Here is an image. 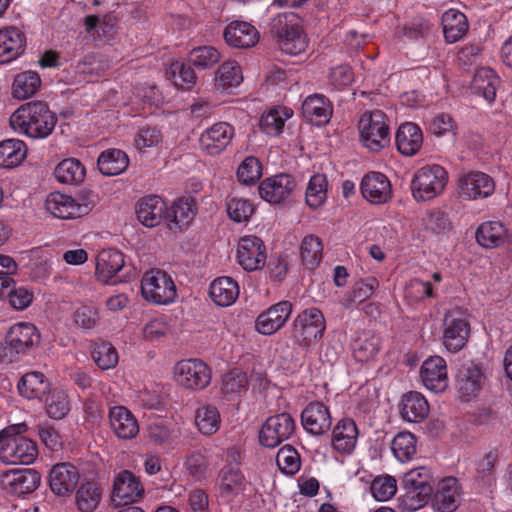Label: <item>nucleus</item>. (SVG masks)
<instances>
[{
	"instance_id": "f257e3e1",
	"label": "nucleus",
	"mask_w": 512,
	"mask_h": 512,
	"mask_svg": "<svg viewBox=\"0 0 512 512\" xmlns=\"http://www.w3.org/2000/svg\"><path fill=\"white\" fill-rule=\"evenodd\" d=\"M57 117L47 103L30 101L20 106L10 117L14 130L24 133L33 139L48 137L54 130Z\"/></svg>"
},
{
	"instance_id": "f03ea898",
	"label": "nucleus",
	"mask_w": 512,
	"mask_h": 512,
	"mask_svg": "<svg viewBox=\"0 0 512 512\" xmlns=\"http://www.w3.org/2000/svg\"><path fill=\"white\" fill-rule=\"evenodd\" d=\"M40 343V334L35 325L27 322L14 324L0 346V363L18 362Z\"/></svg>"
},
{
	"instance_id": "7ed1b4c3",
	"label": "nucleus",
	"mask_w": 512,
	"mask_h": 512,
	"mask_svg": "<svg viewBox=\"0 0 512 512\" xmlns=\"http://www.w3.org/2000/svg\"><path fill=\"white\" fill-rule=\"evenodd\" d=\"M270 32L286 54L298 55L307 47L306 37L293 14H279L273 18Z\"/></svg>"
},
{
	"instance_id": "20e7f679",
	"label": "nucleus",
	"mask_w": 512,
	"mask_h": 512,
	"mask_svg": "<svg viewBox=\"0 0 512 512\" xmlns=\"http://www.w3.org/2000/svg\"><path fill=\"white\" fill-rule=\"evenodd\" d=\"M326 329L323 313L316 307L300 312L293 321L291 338L300 347L308 349L317 343Z\"/></svg>"
},
{
	"instance_id": "39448f33",
	"label": "nucleus",
	"mask_w": 512,
	"mask_h": 512,
	"mask_svg": "<svg viewBox=\"0 0 512 512\" xmlns=\"http://www.w3.org/2000/svg\"><path fill=\"white\" fill-rule=\"evenodd\" d=\"M448 182L446 170L437 164L420 168L413 176L411 191L416 201L424 202L441 194Z\"/></svg>"
},
{
	"instance_id": "423d86ee",
	"label": "nucleus",
	"mask_w": 512,
	"mask_h": 512,
	"mask_svg": "<svg viewBox=\"0 0 512 512\" xmlns=\"http://www.w3.org/2000/svg\"><path fill=\"white\" fill-rule=\"evenodd\" d=\"M141 294L149 302L165 305L173 302L177 293L171 276L160 269L147 271L141 280Z\"/></svg>"
},
{
	"instance_id": "0eeeda50",
	"label": "nucleus",
	"mask_w": 512,
	"mask_h": 512,
	"mask_svg": "<svg viewBox=\"0 0 512 512\" xmlns=\"http://www.w3.org/2000/svg\"><path fill=\"white\" fill-rule=\"evenodd\" d=\"M402 486L405 490V498L412 509L424 506L430 499L433 490V477L430 469L418 467L404 474Z\"/></svg>"
},
{
	"instance_id": "6e6552de",
	"label": "nucleus",
	"mask_w": 512,
	"mask_h": 512,
	"mask_svg": "<svg viewBox=\"0 0 512 512\" xmlns=\"http://www.w3.org/2000/svg\"><path fill=\"white\" fill-rule=\"evenodd\" d=\"M386 115L381 110L364 113L359 121V130L362 142L371 151H379L389 142V126Z\"/></svg>"
},
{
	"instance_id": "1a4fd4ad",
	"label": "nucleus",
	"mask_w": 512,
	"mask_h": 512,
	"mask_svg": "<svg viewBox=\"0 0 512 512\" xmlns=\"http://www.w3.org/2000/svg\"><path fill=\"white\" fill-rule=\"evenodd\" d=\"M176 382L190 390H203L211 382V369L200 359L182 360L175 366Z\"/></svg>"
},
{
	"instance_id": "9d476101",
	"label": "nucleus",
	"mask_w": 512,
	"mask_h": 512,
	"mask_svg": "<svg viewBox=\"0 0 512 512\" xmlns=\"http://www.w3.org/2000/svg\"><path fill=\"white\" fill-rule=\"evenodd\" d=\"M295 430V421L287 413L270 416L259 431V442L268 448H275L289 439Z\"/></svg>"
},
{
	"instance_id": "9b49d317",
	"label": "nucleus",
	"mask_w": 512,
	"mask_h": 512,
	"mask_svg": "<svg viewBox=\"0 0 512 512\" xmlns=\"http://www.w3.org/2000/svg\"><path fill=\"white\" fill-rule=\"evenodd\" d=\"M443 345L453 353L460 351L470 334V325L459 310L448 311L443 320Z\"/></svg>"
},
{
	"instance_id": "f8f14e48",
	"label": "nucleus",
	"mask_w": 512,
	"mask_h": 512,
	"mask_svg": "<svg viewBox=\"0 0 512 512\" xmlns=\"http://www.w3.org/2000/svg\"><path fill=\"white\" fill-rule=\"evenodd\" d=\"M40 481L39 472L30 468L7 470L0 475L2 489L16 496L32 493L37 489Z\"/></svg>"
},
{
	"instance_id": "ddd939ff",
	"label": "nucleus",
	"mask_w": 512,
	"mask_h": 512,
	"mask_svg": "<svg viewBox=\"0 0 512 512\" xmlns=\"http://www.w3.org/2000/svg\"><path fill=\"white\" fill-rule=\"evenodd\" d=\"M1 444L0 459L5 463L30 464L38 455L36 443L25 436L3 439Z\"/></svg>"
},
{
	"instance_id": "4468645a",
	"label": "nucleus",
	"mask_w": 512,
	"mask_h": 512,
	"mask_svg": "<svg viewBox=\"0 0 512 512\" xmlns=\"http://www.w3.org/2000/svg\"><path fill=\"white\" fill-rule=\"evenodd\" d=\"M144 495L140 479L129 470L121 471L114 479L111 500L115 506L139 501Z\"/></svg>"
},
{
	"instance_id": "2eb2a0df",
	"label": "nucleus",
	"mask_w": 512,
	"mask_h": 512,
	"mask_svg": "<svg viewBox=\"0 0 512 512\" xmlns=\"http://www.w3.org/2000/svg\"><path fill=\"white\" fill-rule=\"evenodd\" d=\"M238 263L246 271L264 267L266 262L265 245L257 236L242 237L237 248Z\"/></svg>"
},
{
	"instance_id": "dca6fc26",
	"label": "nucleus",
	"mask_w": 512,
	"mask_h": 512,
	"mask_svg": "<svg viewBox=\"0 0 512 512\" xmlns=\"http://www.w3.org/2000/svg\"><path fill=\"white\" fill-rule=\"evenodd\" d=\"M234 128L227 122H218L206 129L200 136L201 149L208 155H219L231 143Z\"/></svg>"
},
{
	"instance_id": "f3484780",
	"label": "nucleus",
	"mask_w": 512,
	"mask_h": 512,
	"mask_svg": "<svg viewBox=\"0 0 512 512\" xmlns=\"http://www.w3.org/2000/svg\"><path fill=\"white\" fill-rule=\"evenodd\" d=\"M301 423L310 434L323 435L329 431L332 425L330 411L322 402H310L301 413Z\"/></svg>"
},
{
	"instance_id": "a211bd4d",
	"label": "nucleus",
	"mask_w": 512,
	"mask_h": 512,
	"mask_svg": "<svg viewBox=\"0 0 512 512\" xmlns=\"http://www.w3.org/2000/svg\"><path fill=\"white\" fill-rule=\"evenodd\" d=\"M361 193L373 204H384L392 197V187L389 179L381 172H368L361 181Z\"/></svg>"
},
{
	"instance_id": "6ab92c4d",
	"label": "nucleus",
	"mask_w": 512,
	"mask_h": 512,
	"mask_svg": "<svg viewBox=\"0 0 512 512\" xmlns=\"http://www.w3.org/2000/svg\"><path fill=\"white\" fill-rule=\"evenodd\" d=\"M291 313V302L281 301L272 305L257 317L255 328L263 335H272L284 326Z\"/></svg>"
},
{
	"instance_id": "aec40b11",
	"label": "nucleus",
	"mask_w": 512,
	"mask_h": 512,
	"mask_svg": "<svg viewBox=\"0 0 512 512\" xmlns=\"http://www.w3.org/2000/svg\"><path fill=\"white\" fill-rule=\"evenodd\" d=\"M79 482V471L71 463L63 462L54 465L49 473V485L58 496L70 495Z\"/></svg>"
},
{
	"instance_id": "412c9836",
	"label": "nucleus",
	"mask_w": 512,
	"mask_h": 512,
	"mask_svg": "<svg viewBox=\"0 0 512 512\" xmlns=\"http://www.w3.org/2000/svg\"><path fill=\"white\" fill-rule=\"evenodd\" d=\"M296 187L294 178L289 174H278L263 180L259 187L261 198L269 203L278 204L285 200Z\"/></svg>"
},
{
	"instance_id": "4be33fe9",
	"label": "nucleus",
	"mask_w": 512,
	"mask_h": 512,
	"mask_svg": "<svg viewBox=\"0 0 512 512\" xmlns=\"http://www.w3.org/2000/svg\"><path fill=\"white\" fill-rule=\"evenodd\" d=\"M420 377L425 387L434 392H442L448 384L447 366L440 356L426 359L420 369Z\"/></svg>"
},
{
	"instance_id": "5701e85b",
	"label": "nucleus",
	"mask_w": 512,
	"mask_h": 512,
	"mask_svg": "<svg viewBox=\"0 0 512 512\" xmlns=\"http://www.w3.org/2000/svg\"><path fill=\"white\" fill-rule=\"evenodd\" d=\"M26 36L18 27L10 26L0 30V64L18 58L25 50Z\"/></svg>"
},
{
	"instance_id": "b1692460",
	"label": "nucleus",
	"mask_w": 512,
	"mask_h": 512,
	"mask_svg": "<svg viewBox=\"0 0 512 512\" xmlns=\"http://www.w3.org/2000/svg\"><path fill=\"white\" fill-rule=\"evenodd\" d=\"M166 203L157 195L141 198L136 205L138 220L146 227L153 228L166 219Z\"/></svg>"
},
{
	"instance_id": "393cba45",
	"label": "nucleus",
	"mask_w": 512,
	"mask_h": 512,
	"mask_svg": "<svg viewBox=\"0 0 512 512\" xmlns=\"http://www.w3.org/2000/svg\"><path fill=\"white\" fill-rule=\"evenodd\" d=\"M460 195L466 199L486 198L495 189L493 179L482 172H472L460 179Z\"/></svg>"
},
{
	"instance_id": "a878e982",
	"label": "nucleus",
	"mask_w": 512,
	"mask_h": 512,
	"mask_svg": "<svg viewBox=\"0 0 512 512\" xmlns=\"http://www.w3.org/2000/svg\"><path fill=\"white\" fill-rule=\"evenodd\" d=\"M485 381L486 377L481 367L473 362L462 364L456 375L458 391L466 396H476Z\"/></svg>"
},
{
	"instance_id": "bb28decb",
	"label": "nucleus",
	"mask_w": 512,
	"mask_h": 512,
	"mask_svg": "<svg viewBox=\"0 0 512 512\" xmlns=\"http://www.w3.org/2000/svg\"><path fill=\"white\" fill-rule=\"evenodd\" d=\"M224 39L229 46L235 48H250L259 41L257 29L243 21H233L224 30Z\"/></svg>"
},
{
	"instance_id": "cd10ccee",
	"label": "nucleus",
	"mask_w": 512,
	"mask_h": 512,
	"mask_svg": "<svg viewBox=\"0 0 512 512\" xmlns=\"http://www.w3.org/2000/svg\"><path fill=\"white\" fill-rule=\"evenodd\" d=\"M460 485L454 477H447L438 484L433 506L441 512H454L460 505Z\"/></svg>"
},
{
	"instance_id": "c85d7f7f",
	"label": "nucleus",
	"mask_w": 512,
	"mask_h": 512,
	"mask_svg": "<svg viewBox=\"0 0 512 512\" xmlns=\"http://www.w3.org/2000/svg\"><path fill=\"white\" fill-rule=\"evenodd\" d=\"M110 426L120 439H133L139 432L138 421L124 406H114L109 410Z\"/></svg>"
},
{
	"instance_id": "c756f323",
	"label": "nucleus",
	"mask_w": 512,
	"mask_h": 512,
	"mask_svg": "<svg viewBox=\"0 0 512 512\" xmlns=\"http://www.w3.org/2000/svg\"><path fill=\"white\" fill-rule=\"evenodd\" d=\"M358 428L351 418L339 420L332 431V446L341 454H350L358 439Z\"/></svg>"
},
{
	"instance_id": "7c9ffc66",
	"label": "nucleus",
	"mask_w": 512,
	"mask_h": 512,
	"mask_svg": "<svg viewBox=\"0 0 512 512\" xmlns=\"http://www.w3.org/2000/svg\"><path fill=\"white\" fill-rule=\"evenodd\" d=\"M124 255L117 249H103L96 262V275L104 283H109L124 267Z\"/></svg>"
},
{
	"instance_id": "2f4dec72",
	"label": "nucleus",
	"mask_w": 512,
	"mask_h": 512,
	"mask_svg": "<svg viewBox=\"0 0 512 512\" xmlns=\"http://www.w3.org/2000/svg\"><path fill=\"white\" fill-rule=\"evenodd\" d=\"M395 138L398 151L405 156L415 155L423 144L422 131L412 122L401 124Z\"/></svg>"
},
{
	"instance_id": "473e14b6",
	"label": "nucleus",
	"mask_w": 512,
	"mask_h": 512,
	"mask_svg": "<svg viewBox=\"0 0 512 512\" xmlns=\"http://www.w3.org/2000/svg\"><path fill=\"white\" fill-rule=\"evenodd\" d=\"M17 388L19 394L28 400H42L50 390V382L44 373L30 371L19 379Z\"/></svg>"
},
{
	"instance_id": "72a5a7b5",
	"label": "nucleus",
	"mask_w": 512,
	"mask_h": 512,
	"mask_svg": "<svg viewBox=\"0 0 512 512\" xmlns=\"http://www.w3.org/2000/svg\"><path fill=\"white\" fill-rule=\"evenodd\" d=\"M333 108L328 98L321 94L308 96L302 103L304 117L316 125L326 124L332 116Z\"/></svg>"
},
{
	"instance_id": "f704fd0d",
	"label": "nucleus",
	"mask_w": 512,
	"mask_h": 512,
	"mask_svg": "<svg viewBox=\"0 0 512 512\" xmlns=\"http://www.w3.org/2000/svg\"><path fill=\"white\" fill-rule=\"evenodd\" d=\"M429 413L427 400L418 392L411 391L403 395L400 404V414L403 420L419 423Z\"/></svg>"
},
{
	"instance_id": "c9c22d12",
	"label": "nucleus",
	"mask_w": 512,
	"mask_h": 512,
	"mask_svg": "<svg viewBox=\"0 0 512 512\" xmlns=\"http://www.w3.org/2000/svg\"><path fill=\"white\" fill-rule=\"evenodd\" d=\"M499 82V77L491 68L482 67L475 72L471 89L474 94L482 96L487 102L491 103L495 100Z\"/></svg>"
},
{
	"instance_id": "e433bc0d",
	"label": "nucleus",
	"mask_w": 512,
	"mask_h": 512,
	"mask_svg": "<svg viewBox=\"0 0 512 512\" xmlns=\"http://www.w3.org/2000/svg\"><path fill=\"white\" fill-rule=\"evenodd\" d=\"M210 296L218 306H230L239 296V286L231 277H219L210 285Z\"/></svg>"
},
{
	"instance_id": "4c0bfd02",
	"label": "nucleus",
	"mask_w": 512,
	"mask_h": 512,
	"mask_svg": "<svg viewBox=\"0 0 512 512\" xmlns=\"http://www.w3.org/2000/svg\"><path fill=\"white\" fill-rule=\"evenodd\" d=\"M129 165L127 154L120 149L103 151L97 161L99 171L104 176H115L124 172Z\"/></svg>"
},
{
	"instance_id": "58836bf2",
	"label": "nucleus",
	"mask_w": 512,
	"mask_h": 512,
	"mask_svg": "<svg viewBox=\"0 0 512 512\" xmlns=\"http://www.w3.org/2000/svg\"><path fill=\"white\" fill-rule=\"evenodd\" d=\"M508 239L506 227L499 221L482 223L476 231L477 242L485 248H496Z\"/></svg>"
},
{
	"instance_id": "ea45409f",
	"label": "nucleus",
	"mask_w": 512,
	"mask_h": 512,
	"mask_svg": "<svg viewBox=\"0 0 512 512\" xmlns=\"http://www.w3.org/2000/svg\"><path fill=\"white\" fill-rule=\"evenodd\" d=\"M46 209L54 217L59 219L78 218L76 200L60 192L50 193L46 199Z\"/></svg>"
},
{
	"instance_id": "a19ab883",
	"label": "nucleus",
	"mask_w": 512,
	"mask_h": 512,
	"mask_svg": "<svg viewBox=\"0 0 512 512\" xmlns=\"http://www.w3.org/2000/svg\"><path fill=\"white\" fill-rule=\"evenodd\" d=\"M443 33L448 43L457 42L468 31L466 16L457 10L446 11L441 18Z\"/></svg>"
},
{
	"instance_id": "79ce46f5",
	"label": "nucleus",
	"mask_w": 512,
	"mask_h": 512,
	"mask_svg": "<svg viewBox=\"0 0 512 512\" xmlns=\"http://www.w3.org/2000/svg\"><path fill=\"white\" fill-rule=\"evenodd\" d=\"M196 203L192 197H182L175 200L169 210H166V219L176 226L188 225L196 215Z\"/></svg>"
},
{
	"instance_id": "37998d69",
	"label": "nucleus",
	"mask_w": 512,
	"mask_h": 512,
	"mask_svg": "<svg viewBox=\"0 0 512 512\" xmlns=\"http://www.w3.org/2000/svg\"><path fill=\"white\" fill-rule=\"evenodd\" d=\"M381 339L371 332H363L352 344L353 354L357 361L367 362L379 351Z\"/></svg>"
},
{
	"instance_id": "c03bdc74",
	"label": "nucleus",
	"mask_w": 512,
	"mask_h": 512,
	"mask_svg": "<svg viewBox=\"0 0 512 512\" xmlns=\"http://www.w3.org/2000/svg\"><path fill=\"white\" fill-rule=\"evenodd\" d=\"M42 400L47 415L52 419H63L70 410L68 396L61 389H50Z\"/></svg>"
},
{
	"instance_id": "a18cd8bd",
	"label": "nucleus",
	"mask_w": 512,
	"mask_h": 512,
	"mask_svg": "<svg viewBox=\"0 0 512 512\" xmlns=\"http://www.w3.org/2000/svg\"><path fill=\"white\" fill-rule=\"evenodd\" d=\"M26 156V146L18 139L0 142V167L12 168L19 165Z\"/></svg>"
},
{
	"instance_id": "49530a36",
	"label": "nucleus",
	"mask_w": 512,
	"mask_h": 512,
	"mask_svg": "<svg viewBox=\"0 0 512 512\" xmlns=\"http://www.w3.org/2000/svg\"><path fill=\"white\" fill-rule=\"evenodd\" d=\"M41 85V79L35 71H25L15 76L12 84L13 96L17 99H26L34 95Z\"/></svg>"
},
{
	"instance_id": "de8ad7c7",
	"label": "nucleus",
	"mask_w": 512,
	"mask_h": 512,
	"mask_svg": "<svg viewBox=\"0 0 512 512\" xmlns=\"http://www.w3.org/2000/svg\"><path fill=\"white\" fill-rule=\"evenodd\" d=\"M55 178L63 184L80 183L85 177V168L74 158L62 160L54 170Z\"/></svg>"
},
{
	"instance_id": "09e8293b",
	"label": "nucleus",
	"mask_w": 512,
	"mask_h": 512,
	"mask_svg": "<svg viewBox=\"0 0 512 512\" xmlns=\"http://www.w3.org/2000/svg\"><path fill=\"white\" fill-rule=\"evenodd\" d=\"M101 497L102 491L97 483H83L76 492L77 508L81 512H93L98 507Z\"/></svg>"
},
{
	"instance_id": "8fccbe9b",
	"label": "nucleus",
	"mask_w": 512,
	"mask_h": 512,
	"mask_svg": "<svg viewBox=\"0 0 512 512\" xmlns=\"http://www.w3.org/2000/svg\"><path fill=\"white\" fill-rule=\"evenodd\" d=\"M195 422L203 435L215 434L221 424L220 413L215 406L205 405L196 410Z\"/></svg>"
},
{
	"instance_id": "3c124183",
	"label": "nucleus",
	"mask_w": 512,
	"mask_h": 512,
	"mask_svg": "<svg viewBox=\"0 0 512 512\" xmlns=\"http://www.w3.org/2000/svg\"><path fill=\"white\" fill-rule=\"evenodd\" d=\"M322 242L314 235L304 237L300 246V256L303 265L314 270L322 259Z\"/></svg>"
},
{
	"instance_id": "603ef678",
	"label": "nucleus",
	"mask_w": 512,
	"mask_h": 512,
	"mask_svg": "<svg viewBox=\"0 0 512 512\" xmlns=\"http://www.w3.org/2000/svg\"><path fill=\"white\" fill-rule=\"evenodd\" d=\"M243 81L241 67L236 62H224L216 72L215 86L227 90L238 86Z\"/></svg>"
},
{
	"instance_id": "864d4df0",
	"label": "nucleus",
	"mask_w": 512,
	"mask_h": 512,
	"mask_svg": "<svg viewBox=\"0 0 512 512\" xmlns=\"http://www.w3.org/2000/svg\"><path fill=\"white\" fill-rule=\"evenodd\" d=\"M221 59L219 51L213 46H199L193 48L188 56L192 66L200 70L210 69Z\"/></svg>"
},
{
	"instance_id": "5fc2aeb1",
	"label": "nucleus",
	"mask_w": 512,
	"mask_h": 512,
	"mask_svg": "<svg viewBox=\"0 0 512 512\" xmlns=\"http://www.w3.org/2000/svg\"><path fill=\"white\" fill-rule=\"evenodd\" d=\"M91 356L97 366L102 370L114 368L118 363V353L115 347L109 342H94L92 344Z\"/></svg>"
},
{
	"instance_id": "6e6d98bb",
	"label": "nucleus",
	"mask_w": 512,
	"mask_h": 512,
	"mask_svg": "<svg viewBox=\"0 0 512 512\" xmlns=\"http://www.w3.org/2000/svg\"><path fill=\"white\" fill-rule=\"evenodd\" d=\"M327 178L324 174L313 175L306 189V203L311 208L320 207L327 197Z\"/></svg>"
},
{
	"instance_id": "4d7b16f0",
	"label": "nucleus",
	"mask_w": 512,
	"mask_h": 512,
	"mask_svg": "<svg viewBox=\"0 0 512 512\" xmlns=\"http://www.w3.org/2000/svg\"><path fill=\"white\" fill-rule=\"evenodd\" d=\"M391 449L399 461H409L416 453V439L410 432L398 433L392 440Z\"/></svg>"
},
{
	"instance_id": "13d9d810",
	"label": "nucleus",
	"mask_w": 512,
	"mask_h": 512,
	"mask_svg": "<svg viewBox=\"0 0 512 512\" xmlns=\"http://www.w3.org/2000/svg\"><path fill=\"white\" fill-rule=\"evenodd\" d=\"M244 476L241 471L233 465H225L220 472L219 489L222 494L230 495L241 490Z\"/></svg>"
},
{
	"instance_id": "bf43d9fd",
	"label": "nucleus",
	"mask_w": 512,
	"mask_h": 512,
	"mask_svg": "<svg viewBox=\"0 0 512 512\" xmlns=\"http://www.w3.org/2000/svg\"><path fill=\"white\" fill-rule=\"evenodd\" d=\"M498 457V451L492 449L477 463L476 480L483 486H491L495 481L494 468Z\"/></svg>"
},
{
	"instance_id": "052dcab7",
	"label": "nucleus",
	"mask_w": 512,
	"mask_h": 512,
	"mask_svg": "<svg viewBox=\"0 0 512 512\" xmlns=\"http://www.w3.org/2000/svg\"><path fill=\"white\" fill-rule=\"evenodd\" d=\"M261 176V162L254 156L246 157L237 169V178L245 185L255 184Z\"/></svg>"
},
{
	"instance_id": "680f3d73",
	"label": "nucleus",
	"mask_w": 512,
	"mask_h": 512,
	"mask_svg": "<svg viewBox=\"0 0 512 512\" xmlns=\"http://www.w3.org/2000/svg\"><path fill=\"white\" fill-rule=\"evenodd\" d=\"M248 378L245 372L234 368L222 377L221 390L225 395H235L247 389Z\"/></svg>"
},
{
	"instance_id": "e2e57ef3",
	"label": "nucleus",
	"mask_w": 512,
	"mask_h": 512,
	"mask_svg": "<svg viewBox=\"0 0 512 512\" xmlns=\"http://www.w3.org/2000/svg\"><path fill=\"white\" fill-rule=\"evenodd\" d=\"M370 491L377 501H387L397 491L396 480L390 475L379 476L372 481Z\"/></svg>"
},
{
	"instance_id": "0e129e2a",
	"label": "nucleus",
	"mask_w": 512,
	"mask_h": 512,
	"mask_svg": "<svg viewBox=\"0 0 512 512\" xmlns=\"http://www.w3.org/2000/svg\"><path fill=\"white\" fill-rule=\"evenodd\" d=\"M276 462L280 470L287 475L295 474L300 468L299 455L290 445H286L278 451Z\"/></svg>"
},
{
	"instance_id": "69168bd1",
	"label": "nucleus",
	"mask_w": 512,
	"mask_h": 512,
	"mask_svg": "<svg viewBox=\"0 0 512 512\" xmlns=\"http://www.w3.org/2000/svg\"><path fill=\"white\" fill-rule=\"evenodd\" d=\"M379 286L378 280L373 277L369 276L365 279H361L359 281H356L353 285L352 290L350 291L348 298L351 303H362L368 298L371 297L374 290Z\"/></svg>"
},
{
	"instance_id": "338daca9",
	"label": "nucleus",
	"mask_w": 512,
	"mask_h": 512,
	"mask_svg": "<svg viewBox=\"0 0 512 512\" xmlns=\"http://www.w3.org/2000/svg\"><path fill=\"white\" fill-rule=\"evenodd\" d=\"M227 213L234 222H245L254 213V206L249 200L231 198L227 202Z\"/></svg>"
},
{
	"instance_id": "774afa93",
	"label": "nucleus",
	"mask_w": 512,
	"mask_h": 512,
	"mask_svg": "<svg viewBox=\"0 0 512 512\" xmlns=\"http://www.w3.org/2000/svg\"><path fill=\"white\" fill-rule=\"evenodd\" d=\"M189 62L173 63L171 65V74L176 86H181L184 89H189L196 82V74Z\"/></svg>"
}]
</instances>
